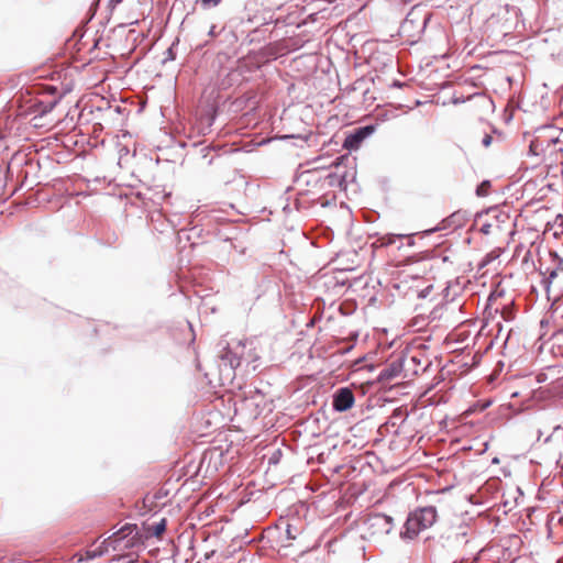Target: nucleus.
<instances>
[{"instance_id": "obj_1", "label": "nucleus", "mask_w": 563, "mask_h": 563, "mask_svg": "<svg viewBox=\"0 0 563 563\" xmlns=\"http://www.w3.org/2000/svg\"><path fill=\"white\" fill-rule=\"evenodd\" d=\"M139 530L136 525H125L119 531L114 532L111 537L104 539L95 549H88L85 554H75L74 558L77 562L85 560H93L100 558L109 552L111 549L114 552H122L133 548L139 541Z\"/></svg>"}, {"instance_id": "obj_2", "label": "nucleus", "mask_w": 563, "mask_h": 563, "mask_svg": "<svg viewBox=\"0 0 563 563\" xmlns=\"http://www.w3.org/2000/svg\"><path fill=\"white\" fill-rule=\"evenodd\" d=\"M438 518V511L434 506H426L410 512L400 531L402 540H413L418 534L432 527Z\"/></svg>"}, {"instance_id": "obj_3", "label": "nucleus", "mask_w": 563, "mask_h": 563, "mask_svg": "<svg viewBox=\"0 0 563 563\" xmlns=\"http://www.w3.org/2000/svg\"><path fill=\"white\" fill-rule=\"evenodd\" d=\"M355 398L353 390L349 387L336 389L332 396V406L336 411H346L354 405Z\"/></svg>"}, {"instance_id": "obj_4", "label": "nucleus", "mask_w": 563, "mask_h": 563, "mask_svg": "<svg viewBox=\"0 0 563 563\" xmlns=\"http://www.w3.org/2000/svg\"><path fill=\"white\" fill-rule=\"evenodd\" d=\"M373 131V126H364L357 129L354 133L345 137L343 142V147L350 151L357 150L361 143L364 141V139L368 136Z\"/></svg>"}, {"instance_id": "obj_5", "label": "nucleus", "mask_w": 563, "mask_h": 563, "mask_svg": "<svg viewBox=\"0 0 563 563\" xmlns=\"http://www.w3.org/2000/svg\"><path fill=\"white\" fill-rule=\"evenodd\" d=\"M553 257L554 267L548 272V283H555L558 286L563 288V258L559 257L555 253H550Z\"/></svg>"}, {"instance_id": "obj_6", "label": "nucleus", "mask_w": 563, "mask_h": 563, "mask_svg": "<svg viewBox=\"0 0 563 563\" xmlns=\"http://www.w3.org/2000/svg\"><path fill=\"white\" fill-rule=\"evenodd\" d=\"M401 372V365L398 362H393L388 364L386 367H384L379 373V380L382 382H388L396 376H398Z\"/></svg>"}, {"instance_id": "obj_7", "label": "nucleus", "mask_w": 563, "mask_h": 563, "mask_svg": "<svg viewBox=\"0 0 563 563\" xmlns=\"http://www.w3.org/2000/svg\"><path fill=\"white\" fill-rule=\"evenodd\" d=\"M472 533V529L467 525H461L454 530V539L456 542H464L467 544L470 540L468 536Z\"/></svg>"}, {"instance_id": "obj_8", "label": "nucleus", "mask_w": 563, "mask_h": 563, "mask_svg": "<svg viewBox=\"0 0 563 563\" xmlns=\"http://www.w3.org/2000/svg\"><path fill=\"white\" fill-rule=\"evenodd\" d=\"M167 520L162 518L156 522L147 526V532L152 537H159L166 530Z\"/></svg>"}, {"instance_id": "obj_9", "label": "nucleus", "mask_w": 563, "mask_h": 563, "mask_svg": "<svg viewBox=\"0 0 563 563\" xmlns=\"http://www.w3.org/2000/svg\"><path fill=\"white\" fill-rule=\"evenodd\" d=\"M550 441L563 442L562 424H556L555 427H552L551 433H548V435L543 439V443H548Z\"/></svg>"}, {"instance_id": "obj_10", "label": "nucleus", "mask_w": 563, "mask_h": 563, "mask_svg": "<svg viewBox=\"0 0 563 563\" xmlns=\"http://www.w3.org/2000/svg\"><path fill=\"white\" fill-rule=\"evenodd\" d=\"M268 465H277L282 457L283 451L279 448H273L266 455Z\"/></svg>"}, {"instance_id": "obj_11", "label": "nucleus", "mask_w": 563, "mask_h": 563, "mask_svg": "<svg viewBox=\"0 0 563 563\" xmlns=\"http://www.w3.org/2000/svg\"><path fill=\"white\" fill-rule=\"evenodd\" d=\"M552 431V424H543V428H533L531 430V433L536 435L537 442H542L543 439L548 435V433H551Z\"/></svg>"}, {"instance_id": "obj_12", "label": "nucleus", "mask_w": 563, "mask_h": 563, "mask_svg": "<svg viewBox=\"0 0 563 563\" xmlns=\"http://www.w3.org/2000/svg\"><path fill=\"white\" fill-rule=\"evenodd\" d=\"M376 519L383 522V526L386 528V532L389 533L394 527V519L387 515H378Z\"/></svg>"}, {"instance_id": "obj_13", "label": "nucleus", "mask_w": 563, "mask_h": 563, "mask_svg": "<svg viewBox=\"0 0 563 563\" xmlns=\"http://www.w3.org/2000/svg\"><path fill=\"white\" fill-rule=\"evenodd\" d=\"M490 405L489 401H486L482 405H475L473 406L472 408L465 410L463 413H462V417L463 418H468L471 416L472 412H475V411H483L484 409H486L488 406Z\"/></svg>"}, {"instance_id": "obj_14", "label": "nucleus", "mask_w": 563, "mask_h": 563, "mask_svg": "<svg viewBox=\"0 0 563 563\" xmlns=\"http://www.w3.org/2000/svg\"><path fill=\"white\" fill-rule=\"evenodd\" d=\"M489 189H490V181L484 180L481 185L477 186L476 195L478 197H485L489 194Z\"/></svg>"}, {"instance_id": "obj_15", "label": "nucleus", "mask_w": 563, "mask_h": 563, "mask_svg": "<svg viewBox=\"0 0 563 563\" xmlns=\"http://www.w3.org/2000/svg\"><path fill=\"white\" fill-rule=\"evenodd\" d=\"M258 404L255 401V399H244L241 402V409L242 410H251L253 408H257Z\"/></svg>"}, {"instance_id": "obj_16", "label": "nucleus", "mask_w": 563, "mask_h": 563, "mask_svg": "<svg viewBox=\"0 0 563 563\" xmlns=\"http://www.w3.org/2000/svg\"><path fill=\"white\" fill-rule=\"evenodd\" d=\"M285 532H286L287 539L295 540L297 538L298 530L296 528H294L292 526L287 525Z\"/></svg>"}, {"instance_id": "obj_17", "label": "nucleus", "mask_w": 563, "mask_h": 563, "mask_svg": "<svg viewBox=\"0 0 563 563\" xmlns=\"http://www.w3.org/2000/svg\"><path fill=\"white\" fill-rule=\"evenodd\" d=\"M222 0H200L202 8L208 9L212 7H217L221 3Z\"/></svg>"}, {"instance_id": "obj_18", "label": "nucleus", "mask_w": 563, "mask_h": 563, "mask_svg": "<svg viewBox=\"0 0 563 563\" xmlns=\"http://www.w3.org/2000/svg\"><path fill=\"white\" fill-rule=\"evenodd\" d=\"M450 220L452 221H464L465 220V213L464 212H461V211H457L455 213H453L450 218Z\"/></svg>"}, {"instance_id": "obj_19", "label": "nucleus", "mask_w": 563, "mask_h": 563, "mask_svg": "<svg viewBox=\"0 0 563 563\" xmlns=\"http://www.w3.org/2000/svg\"><path fill=\"white\" fill-rule=\"evenodd\" d=\"M495 225L493 223H486L482 227L481 231L485 234H490L494 231Z\"/></svg>"}, {"instance_id": "obj_20", "label": "nucleus", "mask_w": 563, "mask_h": 563, "mask_svg": "<svg viewBox=\"0 0 563 563\" xmlns=\"http://www.w3.org/2000/svg\"><path fill=\"white\" fill-rule=\"evenodd\" d=\"M238 413V409L234 407L233 408V415H231V410L229 409L228 412L223 413L222 417L223 418H228L229 420H233L234 419V416Z\"/></svg>"}, {"instance_id": "obj_21", "label": "nucleus", "mask_w": 563, "mask_h": 563, "mask_svg": "<svg viewBox=\"0 0 563 563\" xmlns=\"http://www.w3.org/2000/svg\"><path fill=\"white\" fill-rule=\"evenodd\" d=\"M492 141H493V137L490 135L486 134L483 139V145L485 147H488L490 145Z\"/></svg>"}, {"instance_id": "obj_22", "label": "nucleus", "mask_w": 563, "mask_h": 563, "mask_svg": "<svg viewBox=\"0 0 563 563\" xmlns=\"http://www.w3.org/2000/svg\"><path fill=\"white\" fill-rule=\"evenodd\" d=\"M379 241H380V245H388V244H391L394 242L391 236L382 238Z\"/></svg>"}, {"instance_id": "obj_23", "label": "nucleus", "mask_w": 563, "mask_h": 563, "mask_svg": "<svg viewBox=\"0 0 563 563\" xmlns=\"http://www.w3.org/2000/svg\"><path fill=\"white\" fill-rule=\"evenodd\" d=\"M511 318H512L511 311H508V310L504 311V319L505 320H510Z\"/></svg>"}, {"instance_id": "obj_24", "label": "nucleus", "mask_w": 563, "mask_h": 563, "mask_svg": "<svg viewBox=\"0 0 563 563\" xmlns=\"http://www.w3.org/2000/svg\"><path fill=\"white\" fill-rule=\"evenodd\" d=\"M213 554H214V551L207 552V553L205 554V559H206V561H209V560H210V558H211Z\"/></svg>"}, {"instance_id": "obj_25", "label": "nucleus", "mask_w": 563, "mask_h": 563, "mask_svg": "<svg viewBox=\"0 0 563 563\" xmlns=\"http://www.w3.org/2000/svg\"><path fill=\"white\" fill-rule=\"evenodd\" d=\"M121 2H122V0H110V3L112 5H117V4L121 3Z\"/></svg>"}, {"instance_id": "obj_26", "label": "nucleus", "mask_w": 563, "mask_h": 563, "mask_svg": "<svg viewBox=\"0 0 563 563\" xmlns=\"http://www.w3.org/2000/svg\"><path fill=\"white\" fill-rule=\"evenodd\" d=\"M449 489H450V488H444V489H441V490L435 492V494L444 493V492H446V490H449Z\"/></svg>"}, {"instance_id": "obj_27", "label": "nucleus", "mask_w": 563, "mask_h": 563, "mask_svg": "<svg viewBox=\"0 0 563 563\" xmlns=\"http://www.w3.org/2000/svg\"><path fill=\"white\" fill-rule=\"evenodd\" d=\"M252 419L256 420L260 418V415H254L253 417H251Z\"/></svg>"}]
</instances>
